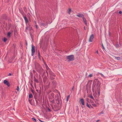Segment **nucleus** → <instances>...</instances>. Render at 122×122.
<instances>
[{
  "mask_svg": "<svg viewBox=\"0 0 122 122\" xmlns=\"http://www.w3.org/2000/svg\"><path fill=\"white\" fill-rule=\"evenodd\" d=\"M94 38V35L92 34L90 36L88 39V41L89 42H92Z\"/></svg>",
  "mask_w": 122,
  "mask_h": 122,
  "instance_id": "nucleus-1",
  "label": "nucleus"
},
{
  "mask_svg": "<svg viewBox=\"0 0 122 122\" xmlns=\"http://www.w3.org/2000/svg\"><path fill=\"white\" fill-rule=\"evenodd\" d=\"M67 59L69 61H72L74 60V57L73 55L67 56Z\"/></svg>",
  "mask_w": 122,
  "mask_h": 122,
  "instance_id": "nucleus-2",
  "label": "nucleus"
},
{
  "mask_svg": "<svg viewBox=\"0 0 122 122\" xmlns=\"http://www.w3.org/2000/svg\"><path fill=\"white\" fill-rule=\"evenodd\" d=\"M35 47L33 45L31 46V55L33 56L35 52Z\"/></svg>",
  "mask_w": 122,
  "mask_h": 122,
  "instance_id": "nucleus-3",
  "label": "nucleus"
},
{
  "mask_svg": "<svg viewBox=\"0 0 122 122\" xmlns=\"http://www.w3.org/2000/svg\"><path fill=\"white\" fill-rule=\"evenodd\" d=\"M79 103L80 104H81L83 105H84L85 104L84 100L83 98L80 99Z\"/></svg>",
  "mask_w": 122,
  "mask_h": 122,
  "instance_id": "nucleus-4",
  "label": "nucleus"
},
{
  "mask_svg": "<svg viewBox=\"0 0 122 122\" xmlns=\"http://www.w3.org/2000/svg\"><path fill=\"white\" fill-rule=\"evenodd\" d=\"M3 83L5 84L8 87L10 86L9 82L6 80H4L3 81Z\"/></svg>",
  "mask_w": 122,
  "mask_h": 122,
  "instance_id": "nucleus-5",
  "label": "nucleus"
},
{
  "mask_svg": "<svg viewBox=\"0 0 122 122\" xmlns=\"http://www.w3.org/2000/svg\"><path fill=\"white\" fill-rule=\"evenodd\" d=\"M83 20L84 22V23L85 25H87V24L86 21V19L84 18L83 17Z\"/></svg>",
  "mask_w": 122,
  "mask_h": 122,
  "instance_id": "nucleus-6",
  "label": "nucleus"
},
{
  "mask_svg": "<svg viewBox=\"0 0 122 122\" xmlns=\"http://www.w3.org/2000/svg\"><path fill=\"white\" fill-rule=\"evenodd\" d=\"M97 86L98 87L97 89L99 88L100 87V83L99 81H98L97 84Z\"/></svg>",
  "mask_w": 122,
  "mask_h": 122,
  "instance_id": "nucleus-7",
  "label": "nucleus"
},
{
  "mask_svg": "<svg viewBox=\"0 0 122 122\" xmlns=\"http://www.w3.org/2000/svg\"><path fill=\"white\" fill-rule=\"evenodd\" d=\"M24 18L25 20V21L26 24H27L28 22V21L26 17L25 16H24Z\"/></svg>",
  "mask_w": 122,
  "mask_h": 122,
  "instance_id": "nucleus-8",
  "label": "nucleus"
},
{
  "mask_svg": "<svg viewBox=\"0 0 122 122\" xmlns=\"http://www.w3.org/2000/svg\"><path fill=\"white\" fill-rule=\"evenodd\" d=\"M72 11L71 10L70 8H69L68 9V13L70 14Z\"/></svg>",
  "mask_w": 122,
  "mask_h": 122,
  "instance_id": "nucleus-9",
  "label": "nucleus"
},
{
  "mask_svg": "<svg viewBox=\"0 0 122 122\" xmlns=\"http://www.w3.org/2000/svg\"><path fill=\"white\" fill-rule=\"evenodd\" d=\"M33 97L32 95L31 94H30L29 95V98H31Z\"/></svg>",
  "mask_w": 122,
  "mask_h": 122,
  "instance_id": "nucleus-10",
  "label": "nucleus"
},
{
  "mask_svg": "<svg viewBox=\"0 0 122 122\" xmlns=\"http://www.w3.org/2000/svg\"><path fill=\"white\" fill-rule=\"evenodd\" d=\"M115 58L117 60H119L120 59V57H115Z\"/></svg>",
  "mask_w": 122,
  "mask_h": 122,
  "instance_id": "nucleus-11",
  "label": "nucleus"
},
{
  "mask_svg": "<svg viewBox=\"0 0 122 122\" xmlns=\"http://www.w3.org/2000/svg\"><path fill=\"white\" fill-rule=\"evenodd\" d=\"M10 34H11L10 32H9L7 34V35L8 36L10 37Z\"/></svg>",
  "mask_w": 122,
  "mask_h": 122,
  "instance_id": "nucleus-12",
  "label": "nucleus"
},
{
  "mask_svg": "<svg viewBox=\"0 0 122 122\" xmlns=\"http://www.w3.org/2000/svg\"><path fill=\"white\" fill-rule=\"evenodd\" d=\"M7 40V39L6 38H4L3 41L4 42H5Z\"/></svg>",
  "mask_w": 122,
  "mask_h": 122,
  "instance_id": "nucleus-13",
  "label": "nucleus"
},
{
  "mask_svg": "<svg viewBox=\"0 0 122 122\" xmlns=\"http://www.w3.org/2000/svg\"><path fill=\"white\" fill-rule=\"evenodd\" d=\"M32 120L34 122H36V119L34 118H32Z\"/></svg>",
  "mask_w": 122,
  "mask_h": 122,
  "instance_id": "nucleus-14",
  "label": "nucleus"
},
{
  "mask_svg": "<svg viewBox=\"0 0 122 122\" xmlns=\"http://www.w3.org/2000/svg\"><path fill=\"white\" fill-rule=\"evenodd\" d=\"M69 97H70V96H67V98L66 99L67 102L68 101V99H69Z\"/></svg>",
  "mask_w": 122,
  "mask_h": 122,
  "instance_id": "nucleus-15",
  "label": "nucleus"
},
{
  "mask_svg": "<svg viewBox=\"0 0 122 122\" xmlns=\"http://www.w3.org/2000/svg\"><path fill=\"white\" fill-rule=\"evenodd\" d=\"M16 90H17L18 91H19V87L18 86H17V87Z\"/></svg>",
  "mask_w": 122,
  "mask_h": 122,
  "instance_id": "nucleus-16",
  "label": "nucleus"
},
{
  "mask_svg": "<svg viewBox=\"0 0 122 122\" xmlns=\"http://www.w3.org/2000/svg\"><path fill=\"white\" fill-rule=\"evenodd\" d=\"M86 106L89 108H90V107L89 105V104L87 103H86Z\"/></svg>",
  "mask_w": 122,
  "mask_h": 122,
  "instance_id": "nucleus-17",
  "label": "nucleus"
},
{
  "mask_svg": "<svg viewBox=\"0 0 122 122\" xmlns=\"http://www.w3.org/2000/svg\"><path fill=\"white\" fill-rule=\"evenodd\" d=\"M6 30H8L9 29V27H8V25H7L6 27Z\"/></svg>",
  "mask_w": 122,
  "mask_h": 122,
  "instance_id": "nucleus-18",
  "label": "nucleus"
},
{
  "mask_svg": "<svg viewBox=\"0 0 122 122\" xmlns=\"http://www.w3.org/2000/svg\"><path fill=\"white\" fill-rule=\"evenodd\" d=\"M93 106L94 107H96L97 106V105L95 104H93Z\"/></svg>",
  "mask_w": 122,
  "mask_h": 122,
  "instance_id": "nucleus-19",
  "label": "nucleus"
},
{
  "mask_svg": "<svg viewBox=\"0 0 122 122\" xmlns=\"http://www.w3.org/2000/svg\"><path fill=\"white\" fill-rule=\"evenodd\" d=\"M100 74L102 76V77H104V75H103V74H102V73H101Z\"/></svg>",
  "mask_w": 122,
  "mask_h": 122,
  "instance_id": "nucleus-20",
  "label": "nucleus"
},
{
  "mask_svg": "<svg viewBox=\"0 0 122 122\" xmlns=\"http://www.w3.org/2000/svg\"><path fill=\"white\" fill-rule=\"evenodd\" d=\"M92 74H90L89 75V76L90 77H92Z\"/></svg>",
  "mask_w": 122,
  "mask_h": 122,
  "instance_id": "nucleus-21",
  "label": "nucleus"
},
{
  "mask_svg": "<svg viewBox=\"0 0 122 122\" xmlns=\"http://www.w3.org/2000/svg\"><path fill=\"white\" fill-rule=\"evenodd\" d=\"M95 86V85H94L93 84V89H95L94 87Z\"/></svg>",
  "mask_w": 122,
  "mask_h": 122,
  "instance_id": "nucleus-22",
  "label": "nucleus"
},
{
  "mask_svg": "<svg viewBox=\"0 0 122 122\" xmlns=\"http://www.w3.org/2000/svg\"><path fill=\"white\" fill-rule=\"evenodd\" d=\"M119 14H121L122 13V12L121 11H120L119 12Z\"/></svg>",
  "mask_w": 122,
  "mask_h": 122,
  "instance_id": "nucleus-23",
  "label": "nucleus"
},
{
  "mask_svg": "<svg viewBox=\"0 0 122 122\" xmlns=\"http://www.w3.org/2000/svg\"><path fill=\"white\" fill-rule=\"evenodd\" d=\"M11 74L10 73H9V74L8 75L9 76H11Z\"/></svg>",
  "mask_w": 122,
  "mask_h": 122,
  "instance_id": "nucleus-24",
  "label": "nucleus"
},
{
  "mask_svg": "<svg viewBox=\"0 0 122 122\" xmlns=\"http://www.w3.org/2000/svg\"><path fill=\"white\" fill-rule=\"evenodd\" d=\"M90 97L92 98V99H93V97H92V96H90Z\"/></svg>",
  "mask_w": 122,
  "mask_h": 122,
  "instance_id": "nucleus-25",
  "label": "nucleus"
},
{
  "mask_svg": "<svg viewBox=\"0 0 122 122\" xmlns=\"http://www.w3.org/2000/svg\"><path fill=\"white\" fill-rule=\"evenodd\" d=\"M98 94H100V91L99 90H98Z\"/></svg>",
  "mask_w": 122,
  "mask_h": 122,
  "instance_id": "nucleus-26",
  "label": "nucleus"
},
{
  "mask_svg": "<svg viewBox=\"0 0 122 122\" xmlns=\"http://www.w3.org/2000/svg\"><path fill=\"white\" fill-rule=\"evenodd\" d=\"M96 53H97V54H98V51H97L96 52Z\"/></svg>",
  "mask_w": 122,
  "mask_h": 122,
  "instance_id": "nucleus-27",
  "label": "nucleus"
},
{
  "mask_svg": "<svg viewBox=\"0 0 122 122\" xmlns=\"http://www.w3.org/2000/svg\"><path fill=\"white\" fill-rule=\"evenodd\" d=\"M45 65H46V68H48V67L46 64Z\"/></svg>",
  "mask_w": 122,
  "mask_h": 122,
  "instance_id": "nucleus-28",
  "label": "nucleus"
},
{
  "mask_svg": "<svg viewBox=\"0 0 122 122\" xmlns=\"http://www.w3.org/2000/svg\"><path fill=\"white\" fill-rule=\"evenodd\" d=\"M48 109L49 111H51L50 110L49 108H48Z\"/></svg>",
  "mask_w": 122,
  "mask_h": 122,
  "instance_id": "nucleus-29",
  "label": "nucleus"
},
{
  "mask_svg": "<svg viewBox=\"0 0 122 122\" xmlns=\"http://www.w3.org/2000/svg\"><path fill=\"white\" fill-rule=\"evenodd\" d=\"M99 120H97V121H96V122H98V121H99Z\"/></svg>",
  "mask_w": 122,
  "mask_h": 122,
  "instance_id": "nucleus-30",
  "label": "nucleus"
},
{
  "mask_svg": "<svg viewBox=\"0 0 122 122\" xmlns=\"http://www.w3.org/2000/svg\"><path fill=\"white\" fill-rule=\"evenodd\" d=\"M39 120L40 121V122H42V121L41 120H40V119H39Z\"/></svg>",
  "mask_w": 122,
  "mask_h": 122,
  "instance_id": "nucleus-31",
  "label": "nucleus"
},
{
  "mask_svg": "<svg viewBox=\"0 0 122 122\" xmlns=\"http://www.w3.org/2000/svg\"><path fill=\"white\" fill-rule=\"evenodd\" d=\"M102 47H103V48L104 46H103V44H102Z\"/></svg>",
  "mask_w": 122,
  "mask_h": 122,
  "instance_id": "nucleus-32",
  "label": "nucleus"
},
{
  "mask_svg": "<svg viewBox=\"0 0 122 122\" xmlns=\"http://www.w3.org/2000/svg\"><path fill=\"white\" fill-rule=\"evenodd\" d=\"M35 81H37V80H36V79H35Z\"/></svg>",
  "mask_w": 122,
  "mask_h": 122,
  "instance_id": "nucleus-33",
  "label": "nucleus"
},
{
  "mask_svg": "<svg viewBox=\"0 0 122 122\" xmlns=\"http://www.w3.org/2000/svg\"><path fill=\"white\" fill-rule=\"evenodd\" d=\"M103 113V112H101V113Z\"/></svg>",
  "mask_w": 122,
  "mask_h": 122,
  "instance_id": "nucleus-34",
  "label": "nucleus"
},
{
  "mask_svg": "<svg viewBox=\"0 0 122 122\" xmlns=\"http://www.w3.org/2000/svg\"><path fill=\"white\" fill-rule=\"evenodd\" d=\"M41 122H44V121H42Z\"/></svg>",
  "mask_w": 122,
  "mask_h": 122,
  "instance_id": "nucleus-35",
  "label": "nucleus"
},
{
  "mask_svg": "<svg viewBox=\"0 0 122 122\" xmlns=\"http://www.w3.org/2000/svg\"><path fill=\"white\" fill-rule=\"evenodd\" d=\"M73 88H72V90H73Z\"/></svg>",
  "mask_w": 122,
  "mask_h": 122,
  "instance_id": "nucleus-36",
  "label": "nucleus"
},
{
  "mask_svg": "<svg viewBox=\"0 0 122 122\" xmlns=\"http://www.w3.org/2000/svg\"><path fill=\"white\" fill-rule=\"evenodd\" d=\"M77 16H79V15H77Z\"/></svg>",
  "mask_w": 122,
  "mask_h": 122,
  "instance_id": "nucleus-37",
  "label": "nucleus"
},
{
  "mask_svg": "<svg viewBox=\"0 0 122 122\" xmlns=\"http://www.w3.org/2000/svg\"><path fill=\"white\" fill-rule=\"evenodd\" d=\"M84 29L85 30V27H84Z\"/></svg>",
  "mask_w": 122,
  "mask_h": 122,
  "instance_id": "nucleus-38",
  "label": "nucleus"
},
{
  "mask_svg": "<svg viewBox=\"0 0 122 122\" xmlns=\"http://www.w3.org/2000/svg\"><path fill=\"white\" fill-rule=\"evenodd\" d=\"M26 29H28V28H27H27H26Z\"/></svg>",
  "mask_w": 122,
  "mask_h": 122,
  "instance_id": "nucleus-39",
  "label": "nucleus"
},
{
  "mask_svg": "<svg viewBox=\"0 0 122 122\" xmlns=\"http://www.w3.org/2000/svg\"><path fill=\"white\" fill-rule=\"evenodd\" d=\"M14 110H15V109H14Z\"/></svg>",
  "mask_w": 122,
  "mask_h": 122,
  "instance_id": "nucleus-40",
  "label": "nucleus"
},
{
  "mask_svg": "<svg viewBox=\"0 0 122 122\" xmlns=\"http://www.w3.org/2000/svg\"><path fill=\"white\" fill-rule=\"evenodd\" d=\"M87 99V100H88V99Z\"/></svg>",
  "mask_w": 122,
  "mask_h": 122,
  "instance_id": "nucleus-41",
  "label": "nucleus"
}]
</instances>
